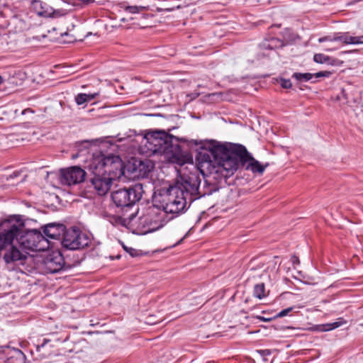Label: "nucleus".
<instances>
[{
	"mask_svg": "<svg viewBox=\"0 0 363 363\" xmlns=\"http://www.w3.org/2000/svg\"><path fill=\"white\" fill-rule=\"evenodd\" d=\"M90 242L89 235L74 228L66 231L62 243L67 249L77 250L86 247Z\"/></svg>",
	"mask_w": 363,
	"mask_h": 363,
	"instance_id": "10",
	"label": "nucleus"
},
{
	"mask_svg": "<svg viewBox=\"0 0 363 363\" xmlns=\"http://www.w3.org/2000/svg\"><path fill=\"white\" fill-rule=\"evenodd\" d=\"M174 140L177 141L178 139L164 131H155L147 133L143 143L150 153L160 154L169 162L180 166L186 163L192 164V157L184 154Z\"/></svg>",
	"mask_w": 363,
	"mask_h": 363,
	"instance_id": "3",
	"label": "nucleus"
},
{
	"mask_svg": "<svg viewBox=\"0 0 363 363\" xmlns=\"http://www.w3.org/2000/svg\"><path fill=\"white\" fill-rule=\"evenodd\" d=\"M40 6V9L37 10V13L38 15L45 16V17H50L53 13L52 9L45 4H43L42 2L36 1L35 4V7L37 8Z\"/></svg>",
	"mask_w": 363,
	"mask_h": 363,
	"instance_id": "17",
	"label": "nucleus"
},
{
	"mask_svg": "<svg viewBox=\"0 0 363 363\" xmlns=\"http://www.w3.org/2000/svg\"><path fill=\"white\" fill-rule=\"evenodd\" d=\"M333 35H327L322 38H320L318 40L319 43H324V42H330V43H335Z\"/></svg>",
	"mask_w": 363,
	"mask_h": 363,
	"instance_id": "27",
	"label": "nucleus"
},
{
	"mask_svg": "<svg viewBox=\"0 0 363 363\" xmlns=\"http://www.w3.org/2000/svg\"><path fill=\"white\" fill-rule=\"evenodd\" d=\"M17 242L19 245L21 250L28 252L26 250L36 251L39 253L48 250L50 242L41 233L37 230H26L24 225L21 232L17 235ZM28 257H30L28 255ZM33 257V256H31ZM35 258V257H33Z\"/></svg>",
	"mask_w": 363,
	"mask_h": 363,
	"instance_id": "6",
	"label": "nucleus"
},
{
	"mask_svg": "<svg viewBox=\"0 0 363 363\" xmlns=\"http://www.w3.org/2000/svg\"><path fill=\"white\" fill-rule=\"evenodd\" d=\"M35 262V268L43 269L45 272L55 273L60 271L64 265V259L58 250H45L37 254L35 258L27 262Z\"/></svg>",
	"mask_w": 363,
	"mask_h": 363,
	"instance_id": "8",
	"label": "nucleus"
},
{
	"mask_svg": "<svg viewBox=\"0 0 363 363\" xmlns=\"http://www.w3.org/2000/svg\"><path fill=\"white\" fill-rule=\"evenodd\" d=\"M335 43L341 42L343 43V33H337L334 34V38Z\"/></svg>",
	"mask_w": 363,
	"mask_h": 363,
	"instance_id": "29",
	"label": "nucleus"
},
{
	"mask_svg": "<svg viewBox=\"0 0 363 363\" xmlns=\"http://www.w3.org/2000/svg\"><path fill=\"white\" fill-rule=\"evenodd\" d=\"M258 318L260 319V320H262L264 321H270L272 320V318L271 317H268V318H266V317H262V316H258Z\"/></svg>",
	"mask_w": 363,
	"mask_h": 363,
	"instance_id": "33",
	"label": "nucleus"
},
{
	"mask_svg": "<svg viewBox=\"0 0 363 363\" xmlns=\"http://www.w3.org/2000/svg\"><path fill=\"white\" fill-rule=\"evenodd\" d=\"M293 263L294 264H298L299 263V260L297 257H294L293 258Z\"/></svg>",
	"mask_w": 363,
	"mask_h": 363,
	"instance_id": "34",
	"label": "nucleus"
},
{
	"mask_svg": "<svg viewBox=\"0 0 363 363\" xmlns=\"http://www.w3.org/2000/svg\"><path fill=\"white\" fill-rule=\"evenodd\" d=\"M240 149H242L244 152H245V151H246V150H245L243 147H241V146H240Z\"/></svg>",
	"mask_w": 363,
	"mask_h": 363,
	"instance_id": "38",
	"label": "nucleus"
},
{
	"mask_svg": "<svg viewBox=\"0 0 363 363\" xmlns=\"http://www.w3.org/2000/svg\"><path fill=\"white\" fill-rule=\"evenodd\" d=\"M86 173L84 169L77 166L71 167L60 170V180L62 184L71 186L84 181Z\"/></svg>",
	"mask_w": 363,
	"mask_h": 363,
	"instance_id": "11",
	"label": "nucleus"
},
{
	"mask_svg": "<svg viewBox=\"0 0 363 363\" xmlns=\"http://www.w3.org/2000/svg\"><path fill=\"white\" fill-rule=\"evenodd\" d=\"M87 168L92 174H109L121 177L123 174V163L118 156L106 155L101 152L93 153Z\"/></svg>",
	"mask_w": 363,
	"mask_h": 363,
	"instance_id": "5",
	"label": "nucleus"
},
{
	"mask_svg": "<svg viewBox=\"0 0 363 363\" xmlns=\"http://www.w3.org/2000/svg\"><path fill=\"white\" fill-rule=\"evenodd\" d=\"M143 189L140 184H136L128 189H121L113 192L111 197L117 206H128L138 201L143 195Z\"/></svg>",
	"mask_w": 363,
	"mask_h": 363,
	"instance_id": "9",
	"label": "nucleus"
},
{
	"mask_svg": "<svg viewBox=\"0 0 363 363\" xmlns=\"http://www.w3.org/2000/svg\"><path fill=\"white\" fill-rule=\"evenodd\" d=\"M247 169L253 172L262 173L264 171V167L255 160H252L247 166Z\"/></svg>",
	"mask_w": 363,
	"mask_h": 363,
	"instance_id": "21",
	"label": "nucleus"
},
{
	"mask_svg": "<svg viewBox=\"0 0 363 363\" xmlns=\"http://www.w3.org/2000/svg\"><path fill=\"white\" fill-rule=\"evenodd\" d=\"M75 101L78 105H82L87 103L86 94H79L75 96Z\"/></svg>",
	"mask_w": 363,
	"mask_h": 363,
	"instance_id": "23",
	"label": "nucleus"
},
{
	"mask_svg": "<svg viewBox=\"0 0 363 363\" xmlns=\"http://www.w3.org/2000/svg\"><path fill=\"white\" fill-rule=\"evenodd\" d=\"M293 309H294V307H289L287 308H285V309L282 310L281 311H280L279 313H278L275 316H274V318L284 317V316L287 315L291 311H292Z\"/></svg>",
	"mask_w": 363,
	"mask_h": 363,
	"instance_id": "24",
	"label": "nucleus"
},
{
	"mask_svg": "<svg viewBox=\"0 0 363 363\" xmlns=\"http://www.w3.org/2000/svg\"><path fill=\"white\" fill-rule=\"evenodd\" d=\"M4 82V79L1 76H0V84H1Z\"/></svg>",
	"mask_w": 363,
	"mask_h": 363,
	"instance_id": "36",
	"label": "nucleus"
},
{
	"mask_svg": "<svg viewBox=\"0 0 363 363\" xmlns=\"http://www.w3.org/2000/svg\"><path fill=\"white\" fill-rule=\"evenodd\" d=\"M65 233V225L60 223H49L44 228L45 235L50 239H59Z\"/></svg>",
	"mask_w": 363,
	"mask_h": 363,
	"instance_id": "13",
	"label": "nucleus"
},
{
	"mask_svg": "<svg viewBox=\"0 0 363 363\" xmlns=\"http://www.w3.org/2000/svg\"><path fill=\"white\" fill-rule=\"evenodd\" d=\"M23 225V221L19 216H10L0 223V253L4 252L3 257L6 264L24 266L28 261L33 259L27 252L14 245Z\"/></svg>",
	"mask_w": 363,
	"mask_h": 363,
	"instance_id": "2",
	"label": "nucleus"
},
{
	"mask_svg": "<svg viewBox=\"0 0 363 363\" xmlns=\"http://www.w3.org/2000/svg\"><path fill=\"white\" fill-rule=\"evenodd\" d=\"M171 219L159 204L154 205L145 215L140 218L139 226L144 233H151L162 228Z\"/></svg>",
	"mask_w": 363,
	"mask_h": 363,
	"instance_id": "7",
	"label": "nucleus"
},
{
	"mask_svg": "<svg viewBox=\"0 0 363 363\" xmlns=\"http://www.w3.org/2000/svg\"><path fill=\"white\" fill-rule=\"evenodd\" d=\"M118 177H113L109 174H93L90 183L95 192L103 196L109 191L112 181Z\"/></svg>",
	"mask_w": 363,
	"mask_h": 363,
	"instance_id": "12",
	"label": "nucleus"
},
{
	"mask_svg": "<svg viewBox=\"0 0 363 363\" xmlns=\"http://www.w3.org/2000/svg\"><path fill=\"white\" fill-rule=\"evenodd\" d=\"M345 45L363 44V35L351 36L348 32L343 33V43Z\"/></svg>",
	"mask_w": 363,
	"mask_h": 363,
	"instance_id": "16",
	"label": "nucleus"
},
{
	"mask_svg": "<svg viewBox=\"0 0 363 363\" xmlns=\"http://www.w3.org/2000/svg\"><path fill=\"white\" fill-rule=\"evenodd\" d=\"M254 295L258 298H262L264 296V286L263 284H257L255 286Z\"/></svg>",
	"mask_w": 363,
	"mask_h": 363,
	"instance_id": "22",
	"label": "nucleus"
},
{
	"mask_svg": "<svg viewBox=\"0 0 363 363\" xmlns=\"http://www.w3.org/2000/svg\"><path fill=\"white\" fill-rule=\"evenodd\" d=\"M292 77L298 82H308L312 79L313 74L311 73H298L295 72L293 74Z\"/></svg>",
	"mask_w": 363,
	"mask_h": 363,
	"instance_id": "20",
	"label": "nucleus"
},
{
	"mask_svg": "<svg viewBox=\"0 0 363 363\" xmlns=\"http://www.w3.org/2000/svg\"><path fill=\"white\" fill-rule=\"evenodd\" d=\"M147 323H149V324H152V322H150V321H147Z\"/></svg>",
	"mask_w": 363,
	"mask_h": 363,
	"instance_id": "39",
	"label": "nucleus"
},
{
	"mask_svg": "<svg viewBox=\"0 0 363 363\" xmlns=\"http://www.w3.org/2000/svg\"><path fill=\"white\" fill-rule=\"evenodd\" d=\"M331 74H332V72L330 71H321V72H316L315 74H314L313 77H315L316 78L329 77H330Z\"/></svg>",
	"mask_w": 363,
	"mask_h": 363,
	"instance_id": "26",
	"label": "nucleus"
},
{
	"mask_svg": "<svg viewBox=\"0 0 363 363\" xmlns=\"http://www.w3.org/2000/svg\"><path fill=\"white\" fill-rule=\"evenodd\" d=\"M143 9V7L137 6H126L125 10L130 13H138Z\"/></svg>",
	"mask_w": 363,
	"mask_h": 363,
	"instance_id": "25",
	"label": "nucleus"
},
{
	"mask_svg": "<svg viewBox=\"0 0 363 363\" xmlns=\"http://www.w3.org/2000/svg\"><path fill=\"white\" fill-rule=\"evenodd\" d=\"M346 323V321H345L342 318H339L337 321L328 323L322 325V330L323 331H329L333 329H335L342 325Z\"/></svg>",
	"mask_w": 363,
	"mask_h": 363,
	"instance_id": "19",
	"label": "nucleus"
},
{
	"mask_svg": "<svg viewBox=\"0 0 363 363\" xmlns=\"http://www.w3.org/2000/svg\"><path fill=\"white\" fill-rule=\"evenodd\" d=\"M8 363H25L26 356L18 349L8 347L4 350Z\"/></svg>",
	"mask_w": 363,
	"mask_h": 363,
	"instance_id": "14",
	"label": "nucleus"
},
{
	"mask_svg": "<svg viewBox=\"0 0 363 363\" xmlns=\"http://www.w3.org/2000/svg\"><path fill=\"white\" fill-rule=\"evenodd\" d=\"M81 1H82L83 3H89V2H91L93 1L94 0H80Z\"/></svg>",
	"mask_w": 363,
	"mask_h": 363,
	"instance_id": "35",
	"label": "nucleus"
},
{
	"mask_svg": "<svg viewBox=\"0 0 363 363\" xmlns=\"http://www.w3.org/2000/svg\"><path fill=\"white\" fill-rule=\"evenodd\" d=\"M313 61L318 64H329V65H334L335 64V60L331 58L330 57L325 55L322 53H316L313 55Z\"/></svg>",
	"mask_w": 363,
	"mask_h": 363,
	"instance_id": "18",
	"label": "nucleus"
},
{
	"mask_svg": "<svg viewBox=\"0 0 363 363\" xmlns=\"http://www.w3.org/2000/svg\"><path fill=\"white\" fill-rule=\"evenodd\" d=\"M124 249L126 252H128L132 257L137 255V252L133 248H128L126 247H124Z\"/></svg>",
	"mask_w": 363,
	"mask_h": 363,
	"instance_id": "31",
	"label": "nucleus"
},
{
	"mask_svg": "<svg viewBox=\"0 0 363 363\" xmlns=\"http://www.w3.org/2000/svg\"><path fill=\"white\" fill-rule=\"evenodd\" d=\"M25 112H32V111H30V109H26L23 113H24Z\"/></svg>",
	"mask_w": 363,
	"mask_h": 363,
	"instance_id": "37",
	"label": "nucleus"
},
{
	"mask_svg": "<svg viewBox=\"0 0 363 363\" xmlns=\"http://www.w3.org/2000/svg\"><path fill=\"white\" fill-rule=\"evenodd\" d=\"M338 48H339V47H330V48H325L324 50L326 52H333V51L337 50Z\"/></svg>",
	"mask_w": 363,
	"mask_h": 363,
	"instance_id": "32",
	"label": "nucleus"
},
{
	"mask_svg": "<svg viewBox=\"0 0 363 363\" xmlns=\"http://www.w3.org/2000/svg\"><path fill=\"white\" fill-rule=\"evenodd\" d=\"M189 145L199 146L201 150H208L211 152L213 159L208 157V160L203 162V164L208 168L211 167V172L218 173L224 177L233 175L237 170L239 162L236 157L230 155L227 152L226 146L213 140L188 141Z\"/></svg>",
	"mask_w": 363,
	"mask_h": 363,
	"instance_id": "4",
	"label": "nucleus"
},
{
	"mask_svg": "<svg viewBox=\"0 0 363 363\" xmlns=\"http://www.w3.org/2000/svg\"><path fill=\"white\" fill-rule=\"evenodd\" d=\"M199 185L200 180L195 174L182 177L173 185L162 182L160 186H155L153 201L167 214H172V218L184 213L188 204L197 199Z\"/></svg>",
	"mask_w": 363,
	"mask_h": 363,
	"instance_id": "1",
	"label": "nucleus"
},
{
	"mask_svg": "<svg viewBox=\"0 0 363 363\" xmlns=\"http://www.w3.org/2000/svg\"><path fill=\"white\" fill-rule=\"evenodd\" d=\"M292 40V35L291 30L286 28L281 33V38H274V48H282L286 44L289 43Z\"/></svg>",
	"mask_w": 363,
	"mask_h": 363,
	"instance_id": "15",
	"label": "nucleus"
},
{
	"mask_svg": "<svg viewBox=\"0 0 363 363\" xmlns=\"http://www.w3.org/2000/svg\"><path fill=\"white\" fill-rule=\"evenodd\" d=\"M99 95V92H95V93H93V94H86V101L87 102L91 101V100L95 99Z\"/></svg>",
	"mask_w": 363,
	"mask_h": 363,
	"instance_id": "30",
	"label": "nucleus"
},
{
	"mask_svg": "<svg viewBox=\"0 0 363 363\" xmlns=\"http://www.w3.org/2000/svg\"><path fill=\"white\" fill-rule=\"evenodd\" d=\"M291 82L289 79H281V86L284 89H289L291 86Z\"/></svg>",
	"mask_w": 363,
	"mask_h": 363,
	"instance_id": "28",
	"label": "nucleus"
}]
</instances>
